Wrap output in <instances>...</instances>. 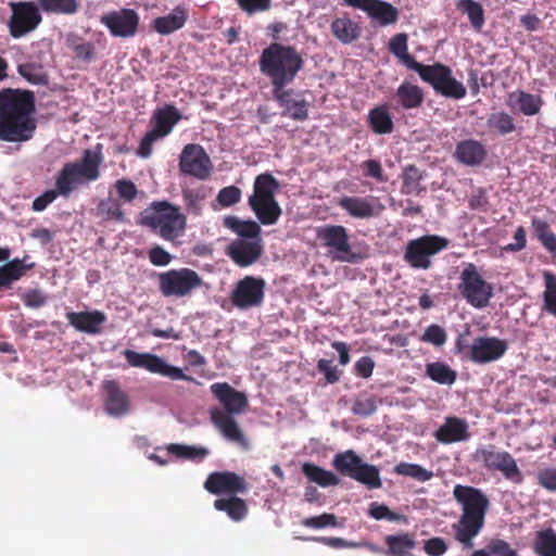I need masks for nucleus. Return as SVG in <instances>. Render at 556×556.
Listing matches in <instances>:
<instances>
[{"mask_svg":"<svg viewBox=\"0 0 556 556\" xmlns=\"http://www.w3.org/2000/svg\"><path fill=\"white\" fill-rule=\"evenodd\" d=\"M35 99L29 91H0V139L10 142L29 140L36 129Z\"/></svg>","mask_w":556,"mask_h":556,"instance_id":"1","label":"nucleus"},{"mask_svg":"<svg viewBox=\"0 0 556 556\" xmlns=\"http://www.w3.org/2000/svg\"><path fill=\"white\" fill-rule=\"evenodd\" d=\"M210 390L222 405V407L211 409L212 422L228 441L235 442L243 448H249V441L233 418V416L241 415L248 408L247 395L226 382L213 383Z\"/></svg>","mask_w":556,"mask_h":556,"instance_id":"2","label":"nucleus"},{"mask_svg":"<svg viewBox=\"0 0 556 556\" xmlns=\"http://www.w3.org/2000/svg\"><path fill=\"white\" fill-rule=\"evenodd\" d=\"M453 496L462 506V515L458 521L452 526L455 539L464 548H471L473 538L483 528L489 500L481 490L462 484L454 486Z\"/></svg>","mask_w":556,"mask_h":556,"instance_id":"3","label":"nucleus"},{"mask_svg":"<svg viewBox=\"0 0 556 556\" xmlns=\"http://www.w3.org/2000/svg\"><path fill=\"white\" fill-rule=\"evenodd\" d=\"M258 64L275 88L292 84L303 68L304 60L294 47L273 42L262 51Z\"/></svg>","mask_w":556,"mask_h":556,"instance_id":"4","label":"nucleus"},{"mask_svg":"<svg viewBox=\"0 0 556 556\" xmlns=\"http://www.w3.org/2000/svg\"><path fill=\"white\" fill-rule=\"evenodd\" d=\"M224 225L238 235L228 248L232 261L242 267L255 263L263 251L260 225L254 220H241L236 216L225 217Z\"/></svg>","mask_w":556,"mask_h":556,"instance_id":"5","label":"nucleus"},{"mask_svg":"<svg viewBox=\"0 0 556 556\" xmlns=\"http://www.w3.org/2000/svg\"><path fill=\"white\" fill-rule=\"evenodd\" d=\"M102 161L101 146L98 144L94 150H85L80 160L65 163L55 178L60 195L68 197L78 187L99 179Z\"/></svg>","mask_w":556,"mask_h":556,"instance_id":"6","label":"nucleus"},{"mask_svg":"<svg viewBox=\"0 0 556 556\" xmlns=\"http://www.w3.org/2000/svg\"><path fill=\"white\" fill-rule=\"evenodd\" d=\"M316 239L333 262L357 264L367 256L365 252L354 250L344 226L330 224L319 226L316 228Z\"/></svg>","mask_w":556,"mask_h":556,"instance_id":"7","label":"nucleus"},{"mask_svg":"<svg viewBox=\"0 0 556 556\" xmlns=\"http://www.w3.org/2000/svg\"><path fill=\"white\" fill-rule=\"evenodd\" d=\"M278 188V181L270 174H261L254 180L248 203L263 225H274L281 216L282 211L275 199Z\"/></svg>","mask_w":556,"mask_h":556,"instance_id":"8","label":"nucleus"},{"mask_svg":"<svg viewBox=\"0 0 556 556\" xmlns=\"http://www.w3.org/2000/svg\"><path fill=\"white\" fill-rule=\"evenodd\" d=\"M142 224L156 230L162 238L173 240L184 232L186 217L178 207L156 202L143 213Z\"/></svg>","mask_w":556,"mask_h":556,"instance_id":"9","label":"nucleus"},{"mask_svg":"<svg viewBox=\"0 0 556 556\" xmlns=\"http://www.w3.org/2000/svg\"><path fill=\"white\" fill-rule=\"evenodd\" d=\"M448 239L437 235H427L407 242L404 261L413 268L428 269L431 257L448 247Z\"/></svg>","mask_w":556,"mask_h":556,"instance_id":"10","label":"nucleus"},{"mask_svg":"<svg viewBox=\"0 0 556 556\" xmlns=\"http://www.w3.org/2000/svg\"><path fill=\"white\" fill-rule=\"evenodd\" d=\"M417 73L424 81L430 84L437 92L444 97L459 100L467 93L464 84L452 76V71L446 65L441 63L421 64Z\"/></svg>","mask_w":556,"mask_h":556,"instance_id":"11","label":"nucleus"},{"mask_svg":"<svg viewBox=\"0 0 556 556\" xmlns=\"http://www.w3.org/2000/svg\"><path fill=\"white\" fill-rule=\"evenodd\" d=\"M202 285V278L193 269L184 267L159 274V289L166 296L185 298Z\"/></svg>","mask_w":556,"mask_h":556,"instance_id":"12","label":"nucleus"},{"mask_svg":"<svg viewBox=\"0 0 556 556\" xmlns=\"http://www.w3.org/2000/svg\"><path fill=\"white\" fill-rule=\"evenodd\" d=\"M459 279L458 289L471 306L483 308L489 304L493 296V287L481 277L476 265L467 264Z\"/></svg>","mask_w":556,"mask_h":556,"instance_id":"13","label":"nucleus"},{"mask_svg":"<svg viewBox=\"0 0 556 556\" xmlns=\"http://www.w3.org/2000/svg\"><path fill=\"white\" fill-rule=\"evenodd\" d=\"M475 458L490 470H496L514 483L522 481L521 471L514 457L505 451L497 450L494 445L477 448Z\"/></svg>","mask_w":556,"mask_h":556,"instance_id":"14","label":"nucleus"},{"mask_svg":"<svg viewBox=\"0 0 556 556\" xmlns=\"http://www.w3.org/2000/svg\"><path fill=\"white\" fill-rule=\"evenodd\" d=\"M124 356L127 363L132 367L144 368L152 374H157L172 380H192L191 377L184 374L182 369L168 364L157 355L125 350Z\"/></svg>","mask_w":556,"mask_h":556,"instance_id":"15","label":"nucleus"},{"mask_svg":"<svg viewBox=\"0 0 556 556\" xmlns=\"http://www.w3.org/2000/svg\"><path fill=\"white\" fill-rule=\"evenodd\" d=\"M10 8L12 15L9 21V29L13 38H21L31 33L42 21L39 5L35 2H11Z\"/></svg>","mask_w":556,"mask_h":556,"instance_id":"16","label":"nucleus"},{"mask_svg":"<svg viewBox=\"0 0 556 556\" xmlns=\"http://www.w3.org/2000/svg\"><path fill=\"white\" fill-rule=\"evenodd\" d=\"M265 286L263 278L245 276L236 283L230 295L231 303L240 309L260 306L264 301Z\"/></svg>","mask_w":556,"mask_h":556,"instance_id":"17","label":"nucleus"},{"mask_svg":"<svg viewBox=\"0 0 556 556\" xmlns=\"http://www.w3.org/2000/svg\"><path fill=\"white\" fill-rule=\"evenodd\" d=\"M179 167L184 174L200 180L207 179L212 172L211 160L199 144H187L184 148L180 154Z\"/></svg>","mask_w":556,"mask_h":556,"instance_id":"18","label":"nucleus"},{"mask_svg":"<svg viewBox=\"0 0 556 556\" xmlns=\"http://www.w3.org/2000/svg\"><path fill=\"white\" fill-rule=\"evenodd\" d=\"M505 340L495 337H478L468 346L469 357L477 364H486L500 359L507 351Z\"/></svg>","mask_w":556,"mask_h":556,"instance_id":"19","label":"nucleus"},{"mask_svg":"<svg viewBox=\"0 0 556 556\" xmlns=\"http://www.w3.org/2000/svg\"><path fill=\"white\" fill-rule=\"evenodd\" d=\"M273 97L282 108V115L295 121H304L308 116V103L305 99L295 94L293 89L286 86L271 88Z\"/></svg>","mask_w":556,"mask_h":556,"instance_id":"20","label":"nucleus"},{"mask_svg":"<svg viewBox=\"0 0 556 556\" xmlns=\"http://www.w3.org/2000/svg\"><path fill=\"white\" fill-rule=\"evenodd\" d=\"M343 4L366 12L379 25L387 26L396 23L399 10L381 0H343Z\"/></svg>","mask_w":556,"mask_h":556,"instance_id":"21","label":"nucleus"},{"mask_svg":"<svg viewBox=\"0 0 556 556\" xmlns=\"http://www.w3.org/2000/svg\"><path fill=\"white\" fill-rule=\"evenodd\" d=\"M204 488L212 494H231L245 493L248 491V483L243 477L231 472L220 471L211 473Z\"/></svg>","mask_w":556,"mask_h":556,"instance_id":"22","label":"nucleus"},{"mask_svg":"<svg viewBox=\"0 0 556 556\" xmlns=\"http://www.w3.org/2000/svg\"><path fill=\"white\" fill-rule=\"evenodd\" d=\"M101 22L115 37H131L136 34L139 16L130 9L110 12L101 17Z\"/></svg>","mask_w":556,"mask_h":556,"instance_id":"23","label":"nucleus"},{"mask_svg":"<svg viewBox=\"0 0 556 556\" xmlns=\"http://www.w3.org/2000/svg\"><path fill=\"white\" fill-rule=\"evenodd\" d=\"M66 318L76 330L88 334H100L108 320L106 314L98 309L68 312Z\"/></svg>","mask_w":556,"mask_h":556,"instance_id":"24","label":"nucleus"},{"mask_svg":"<svg viewBox=\"0 0 556 556\" xmlns=\"http://www.w3.org/2000/svg\"><path fill=\"white\" fill-rule=\"evenodd\" d=\"M103 389L105 391L104 408L110 416L121 417L129 413V396L116 381H104Z\"/></svg>","mask_w":556,"mask_h":556,"instance_id":"25","label":"nucleus"},{"mask_svg":"<svg viewBox=\"0 0 556 556\" xmlns=\"http://www.w3.org/2000/svg\"><path fill=\"white\" fill-rule=\"evenodd\" d=\"M506 104L525 116H534L541 112L544 100L540 94L515 90L508 93Z\"/></svg>","mask_w":556,"mask_h":556,"instance_id":"26","label":"nucleus"},{"mask_svg":"<svg viewBox=\"0 0 556 556\" xmlns=\"http://www.w3.org/2000/svg\"><path fill=\"white\" fill-rule=\"evenodd\" d=\"M437 441L443 444L467 441L470 438L469 425L458 417H446L443 425L434 432Z\"/></svg>","mask_w":556,"mask_h":556,"instance_id":"27","label":"nucleus"},{"mask_svg":"<svg viewBox=\"0 0 556 556\" xmlns=\"http://www.w3.org/2000/svg\"><path fill=\"white\" fill-rule=\"evenodd\" d=\"M338 205L354 218H370L378 213L374 198L342 197Z\"/></svg>","mask_w":556,"mask_h":556,"instance_id":"28","label":"nucleus"},{"mask_svg":"<svg viewBox=\"0 0 556 556\" xmlns=\"http://www.w3.org/2000/svg\"><path fill=\"white\" fill-rule=\"evenodd\" d=\"M454 155L459 163L476 166L483 162L486 151L479 141L468 139L457 143Z\"/></svg>","mask_w":556,"mask_h":556,"instance_id":"29","label":"nucleus"},{"mask_svg":"<svg viewBox=\"0 0 556 556\" xmlns=\"http://www.w3.org/2000/svg\"><path fill=\"white\" fill-rule=\"evenodd\" d=\"M180 118V113L173 105H166L162 109H157L154 111L152 116L154 127L151 129V131L157 135L160 138L165 137L172 131L173 127L179 122Z\"/></svg>","mask_w":556,"mask_h":556,"instance_id":"30","label":"nucleus"},{"mask_svg":"<svg viewBox=\"0 0 556 556\" xmlns=\"http://www.w3.org/2000/svg\"><path fill=\"white\" fill-rule=\"evenodd\" d=\"M331 34L343 45L356 41L362 33L359 24L349 16L337 17L330 25Z\"/></svg>","mask_w":556,"mask_h":556,"instance_id":"31","label":"nucleus"},{"mask_svg":"<svg viewBox=\"0 0 556 556\" xmlns=\"http://www.w3.org/2000/svg\"><path fill=\"white\" fill-rule=\"evenodd\" d=\"M188 18L186 8L178 5L174 8L167 15L156 17L153 22L155 31L161 35H169L184 27Z\"/></svg>","mask_w":556,"mask_h":556,"instance_id":"32","label":"nucleus"},{"mask_svg":"<svg viewBox=\"0 0 556 556\" xmlns=\"http://www.w3.org/2000/svg\"><path fill=\"white\" fill-rule=\"evenodd\" d=\"M368 124L377 135L391 134L394 129L393 117L388 104L375 106L368 112Z\"/></svg>","mask_w":556,"mask_h":556,"instance_id":"33","label":"nucleus"},{"mask_svg":"<svg viewBox=\"0 0 556 556\" xmlns=\"http://www.w3.org/2000/svg\"><path fill=\"white\" fill-rule=\"evenodd\" d=\"M28 256L24 258H14L5 265L0 266V288H9L14 281L21 279L27 269L34 267V264H25Z\"/></svg>","mask_w":556,"mask_h":556,"instance_id":"34","label":"nucleus"},{"mask_svg":"<svg viewBox=\"0 0 556 556\" xmlns=\"http://www.w3.org/2000/svg\"><path fill=\"white\" fill-rule=\"evenodd\" d=\"M395 98L402 108L412 110L421 105L424 92L418 86L404 81L397 87Z\"/></svg>","mask_w":556,"mask_h":556,"instance_id":"35","label":"nucleus"},{"mask_svg":"<svg viewBox=\"0 0 556 556\" xmlns=\"http://www.w3.org/2000/svg\"><path fill=\"white\" fill-rule=\"evenodd\" d=\"M214 507L216 510L225 511L236 522L243 520L248 515L247 503L235 495L217 498L214 502Z\"/></svg>","mask_w":556,"mask_h":556,"instance_id":"36","label":"nucleus"},{"mask_svg":"<svg viewBox=\"0 0 556 556\" xmlns=\"http://www.w3.org/2000/svg\"><path fill=\"white\" fill-rule=\"evenodd\" d=\"M389 50L393 53L402 64H404L409 70L415 72L421 66L409 53L407 47V35L406 34H397L390 40Z\"/></svg>","mask_w":556,"mask_h":556,"instance_id":"37","label":"nucleus"},{"mask_svg":"<svg viewBox=\"0 0 556 556\" xmlns=\"http://www.w3.org/2000/svg\"><path fill=\"white\" fill-rule=\"evenodd\" d=\"M456 9L467 15L471 27L476 31H481L484 26V10L482 5L475 0H457Z\"/></svg>","mask_w":556,"mask_h":556,"instance_id":"38","label":"nucleus"},{"mask_svg":"<svg viewBox=\"0 0 556 556\" xmlns=\"http://www.w3.org/2000/svg\"><path fill=\"white\" fill-rule=\"evenodd\" d=\"M425 374L439 384H453L457 379V372L444 362H432L426 365Z\"/></svg>","mask_w":556,"mask_h":556,"instance_id":"39","label":"nucleus"},{"mask_svg":"<svg viewBox=\"0 0 556 556\" xmlns=\"http://www.w3.org/2000/svg\"><path fill=\"white\" fill-rule=\"evenodd\" d=\"M302 472L311 482H314L321 488L337 485L340 482L339 478L334 473L311 463H304L302 465Z\"/></svg>","mask_w":556,"mask_h":556,"instance_id":"40","label":"nucleus"},{"mask_svg":"<svg viewBox=\"0 0 556 556\" xmlns=\"http://www.w3.org/2000/svg\"><path fill=\"white\" fill-rule=\"evenodd\" d=\"M363 459L352 450L339 453L333 457L332 465L341 473L352 478L359 468Z\"/></svg>","mask_w":556,"mask_h":556,"instance_id":"41","label":"nucleus"},{"mask_svg":"<svg viewBox=\"0 0 556 556\" xmlns=\"http://www.w3.org/2000/svg\"><path fill=\"white\" fill-rule=\"evenodd\" d=\"M533 549L538 556H556V532L553 529L536 532Z\"/></svg>","mask_w":556,"mask_h":556,"instance_id":"42","label":"nucleus"},{"mask_svg":"<svg viewBox=\"0 0 556 556\" xmlns=\"http://www.w3.org/2000/svg\"><path fill=\"white\" fill-rule=\"evenodd\" d=\"M386 544L389 548V554L392 556H407L409 552L415 548L416 541L408 533L388 535Z\"/></svg>","mask_w":556,"mask_h":556,"instance_id":"43","label":"nucleus"},{"mask_svg":"<svg viewBox=\"0 0 556 556\" xmlns=\"http://www.w3.org/2000/svg\"><path fill=\"white\" fill-rule=\"evenodd\" d=\"M544 291L542 294V309L556 317V275L551 271L543 273Z\"/></svg>","mask_w":556,"mask_h":556,"instance_id":"44","label":"nucleus"},{"mask_svg":"<svg viewBox=\"0 0 556 556\" xmlns=\"http://www.w3.org/2000/svg\"><path fill=\"white\" fill-rule=\"evenodd\" d=\"M352 479L366 485L370 490L379 489L382 485L379 469L365 462H363L356 472L352 475Z\"/></svg>","mask_w":556,"mask_h":556,"instance_id":"45","label":"nucleus"},{"mask_svg":"<svg viewBox=\"0 0 556 556\" xmlns=\"http://www.w3.org/2000/svg\"><path fill=\"white\" fill-rule=\"evenodd\" d=\"M531 224L533 233L542 245L548 252L556 253V236L549 229L547 222L540 217H533Z\"/></svg>","mask_w":556,"mask_h":556,"instance_id":"46","label":"nucleus"},{"mask_svg":"<svg viewBox=\"0 0 556 556\" xmlns=\"http://www.w3.org/2000/svg\"><path fill=\"white\" fill-rule=\"evenodd\" d=\"M39 8L48 13L72 15L79 7V0H37Z\"/></svg>","mask_w":556,"mask_h":556,"instance_id":"47","label":"nucleus"},{"mask_svg":"<svg viewBox=\"0 0 556 556\" xmlns=\"http://www.w3.org/2000/svg\"><path fill=\"white\" fill-rule=\"evenodd\" d=\"M394 472L401 476L410 477L419 482H426L433 477V472L418 464L400 463L394 467Z\"/></svg>","mask_w":556,"mask_h":556,"instance_id":"48","label":"nucleus"},{"mask_svg":"<svg viewBox=\"0 0 556 556\" xmlns=\"http://www.w3.org/2000/svg\"><path fill=\"white\" fill-rule=\"evenodd\" d=\"M18 74L33 85H46L48 77L41 65L36 63H23L17 67Z\"/></svg>","mask_w":556,"mask_h":556,"instance_id":"49","label":"nucleus"},{"mask_svg":"<svg viewBox=\"0 0 556 556\" xmlns=\"http://www.w3.org/2000/svg\"><path fill=\"white\" fill-rule=\"evenodd\" d=\"M419 340L440 349L446 343L447 333L443 327L432 324L426 327Z\"/></svg>","mask_w":556,"mask_h":556,"instance_id":"50","label":"nucleus"},{"mask_svg":"<svg viewBox=\"0 0 556 556\" xmlns=\"http://www.w3.org/2000/svg\"><path fill=\"white\" fill-rule=\"evenodd\" d=\"M167 451L172 455L186 459H202L208 454V451L204 447H193L180 444H170L168 445Z\"/></svg>","mask_w":556,"mask_h":556,"instance_id":"51","label":"nucleus"},{"mask_svg":"<svg viewBox=\"0 0 556 556\" xmlns=\"http://www.w3.org/2000/svg\"><path fill=\"white\" fill-rule=\"evenodd\" d=\"M488 125L490 128L495 129L501 135H506L515 130L513 117L505 112L492 114L488 119Z\"/></svg>","mask_w":556,"mask_h":556,"instance_id":"52","label":"nucleus"},{"mask_svg":"<svg viewBox=\"0 0 556 556\" xmlns=\"http://www.w3.org/2000/svg\"><path fill=\"white\" fill-rule=\"evenodd\" d=\"M352 412L358 416H370L377 410V401L375 396L359 395L352 405Z\"/></svg>","mask_w":556,"mask_h":556,"instance_id":"53","label":"nucleus"},{"mask_svg":"<svg viewBox=\"0 0 556 556\" xmlns=\"http://www.w3.org/2000/svg\"><path fill=\"white\" fill-rule=\"evenodd\" d=\"M302 525L312 529H323V528H334L338 526L337 517L332 514H321L316 517H309L302 520Z\"/></svg>","mask_w":556,"mask_h":556,"instance_id":"54","label":"nucleus"},{"mask_svg":"<svg viewBox=\"0 0 556 556\" xmlns=\"http://www.w3.org/2000/svg\"><path fill=\"white\" fill-rule=\"evenodd\" d=\"M217 202L223 207L231 206L241 200V190L236 186H228L219 190Z\"/></svg>","mask_w":556,"mask_h":556,"instance_id":"55","label":"nucleus"},{"mask_svg":"<svg viewBox=\"0 0 556 556\" xmlns=\"http://www.w3.org/2000/svg\"><path fill=\"white\" fill-rule=\"evenodd\" d=\"M236 2L249 15L265 12L271 7V0H236Z\"/></svg>","mask_w":556,"mask_h":556,"instance_id":"56","label":"nucleus"},{"mask_svg":"<svg viewBox=\"0 0 556 556\" xmlns=\"http://www.w3.org/2000/svg\"><path fill=\"white\" fill-rule=\"evenodd\" d=\"M368 514L376 520L387 519L390 521H397L403 519L401 515L390 511L386 505L379 504L377 502H372L369 505Z\"/></svg>","mask_w":556,"mask_h":556,"instance_id":"57","label":"nucleus"},{"mask_svg":"<svg viewBox=\"0 0 556 556\" xmlns=\"http://www.w3.org/2000/svg\"><path fill=\"white\" fill-rule=\"evenodd\" d=\"M486 549L489 556H518L517 552L506 541L500 539L491 540L486 545Z\"/></svg>","mask_w":556,"mask_h":556,"instance_id":"58","label":"nucleus"},{"mask_svg":"<svg viewBox=\"0 0 556 556\" xmlns=\"http://www.w3.org/2000/svg\"><path fill=\"white\" fill-rule=\"evenodd\" d=\"M182 198L187 208L194 215H199L202 210L203 197L195 190L187 189L182 192Z\"/></svg>","mask_w":556,"mask_h":556,"instance_id":"59","label":"nucleus"},{"mask_svg":"<svg viewBox=\"0 0 556 556\" xmlns=\"http://www.w3.org/2000/svg\"><path fill=\"white\" fill-rule=\"evenodd\" d=\"M22 299L24 304L31 308H39L47 303V295L37 289L25 292Z\"/></svg>","mask_w":556,"mask_h":556,"instance_id":"60","label":"nucleus"},{"mask_svg":"<svg viewBox=\"0 0 556 556\" xmlns=\"http://www.w3.org/2000/svg\"><path fill=\"white\" fill-rule=\"evenodd\" d=\"M115 188L121 198L131 201L137 195V188L130 180L121 179L115 184Z\"/></svg>","mask_w":556,"mask_h":556,"instance_id":"61","label":"nucleus"},{"mask_svg":"<svg viewBox=\"0 0 556 556\" xmlns=\"http://www.w3.org/2000/svg\"><path fill=\"white\" fill-rule=\"evenodd\" d=\"M149 258L155 266H166L170 263V254L161 247H154L149 251Z\"/></svg>","mask_w":556,"mask_h":556,"instance_id":"62","label":"nucleus"},{"mask_svg":"<svg viewBox=\"0 0 556 556\" xmlns=\"http://www.w3.org/2000/svg\"><path fill=\"white\" fill-rule=\"evenodd\" d=\"M446 549L447 546L441 538H432L425 543V552L430 556H442Z\"/></svg>","mask_w":556,"mask_h":556,"instance_id":"63","label":"nucleus"},{"mask_svg":"<svg viewBox=\"0 0 556 556\" xmlns=\"http://www.w3.org/2000/svg\"><path fill=\"white\" fill-rule=\"evenodd\" d=\"M539 483L548 491H556V469L547 468L538 473Z\"/></svg>","mask_w":556,"mask_h":556,"instance_id":"64","label":"nucleus"}]
</instances>
